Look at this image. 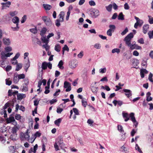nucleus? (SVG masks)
I'll use <instances>...</instances> for the list:
<instances>
[{
    "instance_id": "32",
    "label": "nucleus",
    "mask_w": 153,
    "mask_h": 153,
    "mask_svg": "<svg viewBox=\"0 0 153 153\" xmlns=\"http://www.w3.org/2000/svg\"><path fill=\"white\" fill-rule=\"evenodd\" d=\"M128 30L127 27L125 28V29L121 33V35L122 36L125 35L128 32Z\"/></svg>"
},
{
    "instance_id": "51",
    "label": "nucleus",
    "mask_w": 153,
    "mask_h": 153,
    "mask_svg": "<svg viewBox=\"0 0 153 153\" xmlns=\"http://www.w3.org/2000/svg\"><path fill=\"white\" fill-rule=\"evenodd\" d=\"M60 20L59 19H57L56 20L55 22V25L56 26L59 27L60 25Z\"/></svg>"
},
{
    "instance_id": "2",
    "label": "nucleus",
    "mask_w": 153,
    "mask_h": 153,
    "mask_svg": "<svg viewBox=\"0 0 153 153\" xmlns=\"http://www.w3.org/2000/svg\"><path fill=\"white\" fill-rule=\"evenodd\" d=\"M19 19L17 16H15L12 19V21L15 24H16V27H12V28L13 29V30L16 31L18 30L19 28L18 26V23L19 22Z\"/></svg>"
},
{
    "instance_id": "7",
    "label": "nucleus",
    "mask_w": 153,
    "mask_h": 153,
    "mask_svg": "<svg viewBox=\"0 0 153 153\" xmlns=\"http://www.w3.org/2000/svg\"><path fill=\"white\" fill-rule=\"evenodd\" d=\"M19 129L17 127L15 126L12 128L11 129V132L12 133H13V135L14 137L16 136V132L18 131Z\"/></svg>"
},
{
    "instance_id": "13",
    "label": "nucleus",
    "mask_w": 153,
    "mask_h": 153,
    "mask_svg": "<svg viewBox=\"0 0 153 153\" xmlns=\"http://www.w3.org/2000/svg\"><path fill=\"white\" fill-rule=\"evenodd\" d=\"M17 99L18 100H21L23 98L26 97V95L25 94H19L17 95Z\"/></svg>"
},
{
    "instance_id": "49",
    "label": "nucleus",
    "mask_w": 153,
    "mask_h": 153,
    "mask_svg": "<svg viewBox=\"0 0 153 153\" xmlns=\"http://www.w3.org/2000/svg\"><path fill=\"white\" fill-rule=\"evenodd\" d=\"M41 134L39 131H36L34 134L35 137V138L36 139V137H39L41 135Z\"/></svg>"
},
{
    "instance_id": "44",
    "label": "nucleus",
    "mask_w": 153,
    "mask_h": 153,
    "mask_svg": "<svg viewBox=\"0 0 153 153\" xmlns=\"http://www.w3.org/2000/svg\"><path fill=\"white\" fill-rule=\"evenodd\" d=\"M142 65L145 68H146L147 67V61L143 60L142 63Z\"/></svg>"
},
{
    "instance_id": "27",
    "label": "nucleus",
    "mask_w": 153,
    "mask_h": 153,
    "mask_svg": "<svg viewBox=\"0 0 153 153\" xmlns=\"http://www.w3.org/2000/svg\"><path fill=\"white\" fill-rule=\"evenodd\" d=\"M121 149H122L121 151L123 152L127 153L129 152L128 149L124 146L121 147Z\"/></svg>"
},
{
    "instance_id": "60",
    "label": "nucleus",
    "mask_w": 153,
    "mask_h": 153,
    "mask_svg": "<svg viewBox=\"0 0 153 153\" xmlns=\"http://www.w3.org/2000/svg\"><path fill=\"white\" fill-rule=\"evenodd\" d=\"M26 19V15H24L22 18V19L21 20V22L22 23H24Z\"/></svg>"
},
{
    "instance_id": "25",
    "label": "nucleus",
    "mask_w": 153,
    "mask_h": 153,
    "mask_svg": "<svg viewBox=\"0 0 153 153\" xmlns=\"http://www.w3.org/2000/svg\"><path fill=\"white\" fill-rule=\"evenodd\" d=\"M63 62L62 60H60L58 65V67L61 69H62L64 68V67L63 66Z\"/></svg>"
},
{
    "instance_id": "23",
    "label": "nucleus",
    "mask_w": 153,
    "mask_h": 153,
    "mask_svg": "<svg viewBox=\"0 0 153 153\" xmlns=\"http://www.w3.org/2000/svg\"><path fill=\"white\" fill-rule=\"evenodd\" d=\"M60 48L61 47L60 45L59 44H57L55 46L54 49L56 51L59 52L60 51Z\"/></svg>"
},
{
    "instance_id": "14",
    "label": "nucleus",
    "mask_w": 153,
    "mask_h": 153,
    "mask_svg": "<svg viewBox=\"0 0 153 153\" xmlns=\"http://www.w3.org/2000/svg\"><path fill=\"white\" fill-rule=\"evenodd\" d=\"M47 29L45 27H43L40 31V35L41 36H44L47 31Z\"/></svg>"
},
{
    "instance_id": "64",
    "label": "nucleus",
    "mask_w": 153,
    "mask_h": 153,
    "mask_svg": "<svg viewBox=\"0 0 153 153\" xmlns=\"http://www.w3.org/2000/svg\"><path fill=\"white\" fill-rule=\"evenodd\" d=\"M112 5L114 10H116L118 9V6L115 3H114Z\"/></svg>"
},
{
    "instance_id": "1",
    "label": "nucleus",
    "mask_w": 153,
    "mask_h": 153,
    "mask_svg": "<svg viewBox=\"0 0 153 153\" xmlns=\"http://www.w3.org/2000/svg\"><path fill=\"white\" fill-rule=\"evenodd\" d=\"M134 37V34L133 33H130L128 34L125 37L124 40L126 44L131 49H135L134 44H131V40Z\"/></svg>"
},
{
    "instance_id": "45",
    "label": "nucleus",
    "mask_w": 153,
    "mask_h": 153,
    "mask_svg": "<svg viewBox=\"0 0 153 153\" xmlns=\"http://www.w3.org/2000/svg\"><path fill=\"white\" fill-rule=\"evenodd\" d=\"M54 147L55 148V150L56 151H57L59 150V149L58 146V144H57V142H55L54 145Z\"/></svg>"
},
{
    "instance_id": "58",
    "label": "nucleus",
    "mask_w": 153,
    "mask_h": 153,
    "mask_svg": "<svg viewBox=\"0 0 153 153\" xmlns=\"http://www.w3.org/2000/svg\"><path fill=\"white\" fill-rule=\"evenodd\" d=\"M17 13V12L16 11H14L13 12H10V15L12 16H14Z\"/></svg>"
},
{
    "instance_id": "59",
    "label": "nucleus",
    "mask_w": 153,
    "mask_h": 153,
    "mask_svg": "<svg viewBox=\"0 0 153 153\" xmlns=\"http://www.w3.org/2000/svg\"><path fill=\"white\" fill-rule=\"evenodd\" d=\"M63 111V109L60 108H57L56 112L60 114Z\"/></svg>"
},
{
    "instance_id": "35",
    "label": "nucleus",
    "mask_w": 153,
    "mask_h": 153,
    "mask_svg": "<svg viewBox=\"0 0 153 153\" xmlns=\"http://www.w3.org/2000/svg\"><path fill=\"white\" fill-rule=\"evenodd\" d=\"M117 127L118 130L120 132H124V130L122 126L118 125L117 126Z\"/></svg>"
},
{
    "instance_id": "63",
    "label": "nucleus",
    "mask_w": 153,
    "mask_h": 153,
    "mask_svg": "<svg viewBox=\"0 0 153 153\" xmlns=\"http://www.w3.org/2000/svg\"><path fill=\"white\" fill-rule=\"evenodd\" d=\"M63 51H69V49L68 46L66 45H65L64 47L62 48Z\"/></svg>"
},
{
    "instance_id": "56",
    "label": "nucleus",
    "mask_w": 153,
    "mask_h": 153,
    "mask_svg": "<svg viewBox=\"0 0 153 153\" xmlns=\"http://www.w3.org/2000/svg\"><path fill=\"white\" fill-rule=\"evenodd\" d=\"M56 142H57V144L59 145H61L63 143L62 140L60 138L58 139Z\"/></svg>"
},
{
    "instance_id": "18",
    "label": "nucleus",
    "mask_w": 153,
    "mask_h": 153,
    "mask_svg": "<svg viewBox=\"0 0 153 153\" xmlns=\"http://www.w3.org/2000/svg\"><path fill=\"white\" fill-rule=\"evenodd\" d=\"M22 67V64L21 63L17 64L16 65V71H19L21 69Z\"/></svg>"
},
{
    "instance_id": "28",
    "label": "nucleus",
    "mask_w": 153,
    "mask_h": 153,
    "mask_svg": "<svg viewBox=\"0 0 153 153\" xmlns=\"http://www.w3.org/2000/svg\"><path fill=\"white\" fill-rule=\"evenodd\" d=\"M1 58L2 60H5L7 59V57L5 55V53L4 52H2L1 53Z\"/></svg>"
},
{
    "instance_id": "37",
    "label": "nucleus",
    "mask_w": 153,
    "mask_h": 153,
    "mask_svg": "<svg viewBox=\"0 0 153 153\" xmlns=\"http://www.w3.org/2000/svg\"><path fill=\"white\" fill-rule=\"evenodd\" d=\"M19 79H23L25 78V76L24 74H20L17 75Z\"/></svg>"
},
{
    "instance_id": "24",
    "label": "nucleus",
    "mask_w": 153,
    "mask_h": 153,
    "mask_svg": "<svg viewBox=\"0 0 153 153\" xmlns=\"http://www.w3.org/2000/svg\"><path fill=\"white\" fill-rule=\"evenodd\" d=\"M48 67V63L45 62L42 63V68L43 70L46 69Z\"/></svg>"
},
{
    "instance_id": "38",
    "label": "nucleus",
    "mask_w": 153,
    "mask_h": 153,
    "mask_svg": "<svg viewBox=\"0 0 153 153\" xmlns=\"http://www.w3.org/2000/svg\"><path fill=\"white\" fill-rule=\"evenodd\" d=\"M94 47L97 49H99L101 48V45L99 43H97L94 45Z\"/></svg>"
},
{
    "instance_id": "61",
    "label": "nucleus",
    "mask_w": 153,
    "mask_h": 153,
    "mask_svg": "<svg viewBox=\"0 0 153 153\" xmlns=\"http://www.w3.org/2000/svg\"><path fill=\"white\" fill-rule=\"evenodd\" d=\"M89 4L91 6H95L96 5V4L95 2L94 1L91 0L89 1Z\"/></svg>"
},
{
    "instance_id": "10",
    "label": "nucleus",
    "mask_w": 153,
    "mask_h": 153,
    "mask_svg": "<svg viewBox=\"0 0 153 153\" xmlns=\"http://www.w3.org/2000/svg\"><path fill=\"white\" fill-rule=\"evenodd\" d=\"M149 28V26L148 25H146L143 26V32L144 34L147 33Z\"/></svg>"
},
{
    "instance_id": "20",
    "label": "nucleus",
    "mask_w": 153,
    "mask_h": 153,
    "mask_svg": "<svg viewBox=\"0 0 153 153\" xmlns=\"http://www.w3.org/2000/svg\"><path fill=\"white\" fill-rule=\"evenodd\" d=\"M105 7L107 11L108 12H111L112 7V4H109L108 6H105Z\"/></svg>"
},
{
    "instance_id": "3",
    "label": "nucleus",
    "mask_w": 153,
    "mask_h": 153,
    "mask_svg": "<svg viewBox=\"0 0 153 153\" xmlns=\"http://www.w3.org/2000/svg\"><path fill=\"white\" fill-rule=\"evenodd\" d=\"M42 19L47 25L51 26L52 25L51 21L48 17L46 16H44L42 17Z\"/></svg>"
},
{
    "instance_id": "26",
    "label": "nucleus",
    "mask_w": 153,
    "mask_h": 153,
    "mask_svg": "<svg viewBox=\"0 0 153 153\" xmlns=\"http://www.w3.org/2000/svg\"><path fill=\"white\" fill-rule=\"evenodd\" d=\"M3 42L4 43L7 45H9L10 44V41L9 39H4Z\"/></svg>"
},
{
    "instance_id": "12",
    "label": "nucleus",
    "mask_w": 153,
    "mask_h": 153,
    "mask_svg": "<svg viewBox=\"0 0 153 153\" xmlns=\"http://www.w3.org/2000/svg\"><path fill=\"white\" fill-rule=\"evenodd\" d=\"M30 66V62L29 59H28V61L27 63H26L24 65V68L26 72L27 71L28 69Z\"/></svg>"
},
{
    "instance_id": "30",
    "label": "nucleus",
    "mask_w": 153,
    "mask_h": 153,
    "mask_svg": "<svg viewBox=\"0 0 153 153\" xmlns=\"http://www.w3.org/2000/svg\"><path fill=\"white\" fill-rule=\"evenodd\" d=\"M19 79L17 75V76H14L13 78V82L15 83H17L19 81Z\"/></svg>"
},
{
    "instance_id": "48",
    "label": "nucleus",
    "mask_w": 153,
    "mask_h": 153,
    "mask_svg": "<svg viewBox=\"0 0 153 153\" xmlns=\"http://www.w3.org/2000/svg\"><path fill=\"white\" fill-rule=\"evenodd\" d=\"M6 4L5 5H4V6H5L4 9H6L7 7H10V5L11 4V2H10V1H7L6 3Z\"/></svg>"
},
{
    "instance_id": "5",
    "label": "nucleus",
    "mask_w": 153,
    "mask_h": 153,
    "mask_svg": "<svg viewBox=\"0 0 153 153\" xmlns=\"http://www.w3.org/2000/svg\"><path fill=\"white\" fill-rule=\"evenodd\" d=\"M41 39L43 43L45 44H48L49 42V39L46 36H42Z\"/></svg>"
},
{
    "instance_id": "15",
    "label": "nucleus",
    "mask_w": 153,
    "mask_h": 153,
    "mask_svg": "<svg viewBox=\"0 0 153 153\" xmlns=\"http://www.w3.org/2000/svg\"><path fill=\"white\" fill-rule=\"evenodd\" d=\"M123 117L124 118H126L125 119V121H127L129 120L130 118L129 117L128 114L127 113H123Z\"/></svg>"
},
{
    "instance_id": "4",
    "label": "nucleus",
    "mask_w": 153,
    "mask_h": 153,
    "mask_svg": "<svg viewBox=\"0 0 153 153\" xmlns=\"http://www.w3.org/2000/svg\"><path fill=\"white\" fill-rule=\"evenodd\" d=\"M6 122L7 123H10L13 122L12 124L14 126H16L17 124V122L15 121L13 116L11 115L10 117L8 118H7L6 120Z\"/></svg>"
},
{
    "instance_id": "53",
    "label": "nucleus",
    "mask_w": 153,
    "mask_h": 153,
    "mask_svg": "<svg viewBox=\"0 0 153 153\" xmlns=\"http://www.w3.org/2000/svg\"><path fill=\"white\" fill-rule=\"evenodd\" d=\"M69 83L65 81L64 83V88H67L68 87L70 86H69Z\"/></svg>"
},
{
    "instance_id": "36",
    "label": "nucleus",
    "mask_w": 153,
    "mask_h": 153,
    "mask_svg": "<svg viewBox=\"0 0 153 153\" xmlns=\"http://www.w3.org/2000/svg\"><path fill=\"white\" fill-rule=\"evenodd\" d=\"M94 15L95 17L98 16L99 15V11L98 10H95L93 12Z\"/></svg>"
},
{
    "instance_id": "46",
    "label": "nucleus",
    "mask_w": 153,
    "mask_h": 153,
    "mask_svg": "<svg viewBox=\"0 0 153 153\" xmlns=\"http://www.w3.org/2000/svg\"><path fill=\"white\" fill-rule=\"evenodd\" d=\"M11 63L13 65H17V60L16 59H14L13 58L11 59Z\"/></svg>"
},
{
    "instance_id": "50",
    "label": "nucleus",
    "mask_w": 153,
    "mask_h": 153,
    "mask_svg": "<svg viewBox=\"0 0 153 153\" xmlns=\"http://www.w3.org/2000/svg\"><path fill=\"white\" fill-rule=\"evenodd\" d=\"M10 79H6V84L7 85H10L12 83V81L11 80H9Z\"/></svg>"
},
{
    "instance_id": "34",
    "label": "nucleus",
    "mask_w": 153,
    "mask_h": 153,
    "mask_svg": "<svg viewBox=\"0 0 153 153\" xmlns=\"http://www.w3.org/2000/svg\"><path fill=\"white\" fill-rule=\"evenodd\" d=\"M82 102L83 106L85 107L87 105V102L86 101V99H82Z\"/></svg>"
},
{
    "instance_id": "41",
    "label": "nucleus",
    "mask_w": 153,
    "mask_h": 153,
    "mask_svg": "<svg viewBox=\"0 0 153 153\" xmlns=\"http://www.w3.org/2000/svg\"><path fill=\"white\" fill-rule=\"evenodd\" d=\"M148 34L149 36V37L150 39L153 38V30L152 31H149Z\"/></svg>"
},
{
    "instance_id": "62",
    "label": "nucleus",
    "mask_w": 153,
    "mask_h": 153,
    "mask_svg": "<svg viewBox=\"0 0 153 153\" xmlns=\"http://www.w3.org/2000/svg\"><path fill=\"white\" fill-rule=\"evenodd\" d=\"M5 50L7 52H9L12 51V48L10 47H7L5 48Z\"/></svg>"
},
{
    "instance_id": "29",
    "label": "nucleus",
    "mask_w": 153,
    "mask_h": 153,
    "mask_svg": "<svg viewBox=\"0 0 153 153\" xmlns=\"http://www.w3.org/2000/svg\"><path fill=\"white\" fill-rule=\"evenodd\" d=\"M30 32L34 34L36 33L37 32V30L36 27L30 29Z\"/></svg>"
},
{
    "instance_id": "33",
    "label": "nucleus",
    "mask_w": 153,
    "mask_h": 153,
    "mask_svg": "<svg viewBox=\"0 0 153 153\" xmlns=\"http://www.w3.org/2000/svg\"><path fill=\"white\" fill-rule=\"evenodd\" d=\"M113 31L112 30L111 28L109 29L107 32V34L109 36H111L112 35V32Z\"/></svg>"
},
{
    "instance_id": "39",
    "label": "nucleus",
    "mask_w": 153,
    "mask_h": 153,
    "mask_svg": "<svg viewBox=\"0 0 153 153\" xmlns=\"http://www.w3.org/2000/svg\"><path fill=\"white\" fill-rule=\"evenodd\" d=\"M73 111L75 113V115H79V112L78 110L76 108H74L73 109Z\"/></svg>"
},
{
    "instance_id": "17",
    "label": "nucleus",
    "mask_w": 153,
    "mask_h": 153,
    "mask_svg": "<svg viewBox=\"0 0 153 153\" xmlns=\"http://www.w3.org/2000/svg\"><path fill=\"white\" fill-rule=\"evenodd\" d=\"M134 114L133 113H131L130 114V117L131 118V119L132 122H134L136 121V119L134 116Z\"/></svg>"
},
{
    "instance_id": "54",
    "label": "nucleus",
    "mask_w": 153,
    "mask_h": 153,
    "mask_svg": "<svg viewBox=\"0 0 153 153\" xmlns=\"http://www.w3.org/2000/svg\"><path fill=\"white\" fill-rule=\"evenodd\" d=\"M149 18V22L150 24H153V17H151L150 16H148Z\"/></svg>"
},
{
    "instance_id": "9",
    "label": "nucleus",
    "mask_w": 153,
    "mask_h": 153,
    "mask_svg": "<svg viewBox=\"0 0 153 153\" xmlns=\"http://www.w3.org/2000/svg\"><path fill=\"white\" fill-rule=\"evenodd\" d=\"M65 15V13L63 11H61L60 12L59 16V19L61 22H63L64 20V17Z\"/></svg>"
},
{
    "instance_id": "19",
    "label": "nucleus",
    "mask_w": 153,
    "mask_h": 153,
    "mask_svg": "<svg viewBox=\"0 0 153 153\" xmlns=\"http://www.w3.org/2000/svg\"><path fill=\"white\" fill-rule=\"evenodd\" d=\"M91 91L94 94H96L98 91V87H92L91 88Z\"/></svg>"
},
{
    "instance_id": "42",
    "label": "nucleus",
    "mask_w": 153,
    "mask_h": 153,
    "mask_svg": "<svg viewBox=\"0 0 153 153\" xmlns=\"http://www.w3.org/2000/svg\"><path fill=\"white\" fill-rule=\"evenodd\" d=\"M135 148V149L137 150L140 153H143L142 151L141 150L137 144H136Z\"/></svg>"
},
{
    "instance_id": "31",
    "label": "nucleus",
    "mask_w": 153,
    "mask_h": 153,
    "mask_svg": "<svg viewBox=\"0 0 153 153\" xmlns=\"http://www.w3.org/2000/svg\"><path fill=\"white\" fill-rule=\"evenodd\" d=\"M2 111L0 112L1 114L3 115L4 114V118H6L7 117V111L4 109H2Z\"/></svg>"
},
{
    "instance_id": "57",
    "label": "nucleus",
    "mask_w": 153,
    "mask_h": 153,
    "mask_svg": "<svg viewBox=\"0 0 153 153\" xmlns=\"http://www.w3.org/2000/svg\"><path fill=\"white\" fill-rule=\"evenodd\" d=\"M27 131L28 130H27V132L25 133V140H28L30 136L27 133Z\"/></svg>"
},
{
    "instance_id": "40",
    "label": "nucleus",
    "mask_w": 153,
    "mask_h": 153,
    "mask_svg": "<svg viewBox=\"0 0 153 153\" xmlns=\"http://www.w3.org/2000/svg\"><path fill=\"white\" fill-rule=\"evenodd\" d=\"M120 52V50L118 48H114L112 50V53H118Z\"/></svg>"
},
{
    "instance_id": "11",
    "label": "nucleus",
    "mask_w": 153,
    "mask_h": 153,
    "mask_svg": "<svg viewBox=\"0 0 153 153\" xmlns=\"http://www.w3.org/2000/svg\"><path fill=\"white\" fill-rule=\"evenodd\" d=\"M135 19L137 21V24L141 26L142 25L143 23V21L142 20L140 19L138 17H137L136 16L134 17Z\"/></svg>"
},
{
    "instance_id": "8",
    "label": "nucleus",
    "mask_w": 153,
    "mask_h": 153,
    "mask_svg": "<svg viewBox=\"0 0 153 153\" xmlns=\"http://www.w3.org/2000/svg\"><path fill=\"white\" fill-rule=\"evenodd\" d=\"M71 68H75L77 65V62L76 61H71L69 64Z\"/></svg>"
},
{
    "instance_id": "52",
    "label": "nucleus",
    "mask_w": 153,
    "mask_h": 153,
    "mask_svg": "<svg viewBox=\"0 0 153 153\" xmlns=\"http://www.w3.org/2000/svg\"><path fill=\"white\" fill-rule=\"evenodd\" d=\"M106 71V69L105 68H101L100 69L99 71L100 73H105Z\"/></svg>"
},
{
    "instance_id": "43",
    "label": "nucleus",
    "mask_w": 153,
    "mask_h": 153,
    "mask_svg": "<svg viewBox=\"0 0 153 153\" xmlns=\"http://www.w3.org/2000/svg\"><path fill=\"white\" fill-rule=\"evenodd\" d=\"M34 40L36 42V43L37 44L39 45H41V42L40 40L38 38H35L34 39Z\"/></svg>"
},
{
    "instance_id": "16",
    "label": "nucleus",
    "mask_w": 153,
    "mask_h": 153,
    "mask_svg": "<svg viewBox=\"0 0 153 153\" xmlns=\"http://www.w3.org/2000/svg\"><path fill=\"white\" fill-rule=\"evenodd\" d=\"M43 6L45 9L46 10H49L52 8L51 6L48 4H43Z\"/></svg>"
},
{
    "instance_id": "22",
    "label": "nucleus",
    "mask_w": 153,
    "mask_h": 153,
    "mask_svg": "<svg viewBox=\"0 0 153 153\" xmlns=\"http://www.w3.org/2000/svg\"><path fill=\"white\" fill-rule=\"evenodd\" d=\"M118 20H124V16L122 12H121L119 13L118 16Z\"/></svg>"
},
{
    "instance_id": "47",
    "label": "nucleus",
    "mask_w": 153,
    "mask_h": 153,
    "mask_svg": "<svg viewBox=\"0 0 153 153\" xmlns=\"http://www.w3.org/2000/svg\"><path fill=\"white\" fill-rule=\"evenodd\" d=\"M42 47L45 49L46 51H48L49 49V46L48 45V44H45L43 45Z\"/></svg>"
},
{
    "instance_id": "55",
    "label": "nucleus",
    "mask_w": 153,
    "mask_h": 153,
    "mask_svg": "<svg viewBox=\"0 0 153 153\" xmlns=\"http://www.w3.org/2000/svg\"><path fill=\"white\" fill-rule=\"evenodd\" d=\"M83 56V52L81 51L79 54L77 55V56L79 58H81Z\"/></svg>"
},
{
    "instance_id": "6",
    "label": "nucleus",
    "mask_w": 153,
    "mask_h": 153,
    "mask_svg": "<svg viewBox=\"0 0 153 153\" xmlns=\"http://www.w3.org/2000/svg\"><path fill=\"white\" fill-rule=\"evenodd\" d=\"M123 91L125 93V95L128 98H129V97L131 96V91L130 90L124 89H123Z\"/></svg>"
},
{
    "instance_id": "21",
    "label": "nucleus",
    "mask_w": 153,
    "mask_h": 153,
    "mask_svg": "<svg viewBox=\"0 0 153 153\" xmlns=\"http://www.w3.org/2000/svg\"><path fill=\"white\" fill-rule=\"evenodd\" d=\"M62 121L61 118H59L57 120H55L54 122V124L58 126H59L60 123Z\"/></svg>"
}]
</instances>
